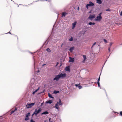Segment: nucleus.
Segmentation results:
<instances>
[{
  "instance_id": "1",
  "label": "nucleus",
  "mask_w": 122,
  "mask_h": 122,
  "mask_svg": "<svg viewBox=\"0 0 122 122\" xmlns=\"http://www.w3.org/2000/svg\"><path fill=\"white\" fill-rule=\"evenodd\" d=\"M66 76V73L62 74V73H59L58 75L56 76L55 78L53 79V80L57 81L59 80L60 78H62L65 77Z\"/></svg>"
},
{
  "instance_id": "2",
  "label": "nucleus",
  "mask_w": 122,
  "mask_h": 122,
  "mask_svg": "<svg viewBox=\"0 0 122 122\" xmlns=\"http://www.w3.org/2000/svg\"><path fill=\"white\" fill-rule=\"evenodd\" d=\"M102 13L101 12L98 15V16H97L96 18L95 19V20L96 21H100L102 19V17L101 16Z\"/></svg>"
},
{
  "instance_id": "3",
  "label": "nucleus",
  "mask_w": 122,
  "mask_h": 122,
  "mask_svg": "<svg viewBox=\"0 0 122 122\" xmlns=\"http://www.w3.org/2000/svg\"><path fill=\"white\" fill-rule=\"evenodd\" d=\"M35 104V103H27V105H26V106L27 107V108H30L31 107Z\"/></svg>"
},
{
  "instance_id": "4",
  "label": "nucleus",
  "mask_w": 122,
  "mask_h": 122,
  "mask_svg": "<svg viewBox=\"0 0 122 122\" xmlns=\"http://www.w3.org/2000/svg\"><path fill=\"white\" fill-rule=\"evenodd\" d=\"M94 5V4L92 2H90L89 3L86 5V7L87 9H88V7L92 6H93Z\"/></svg>"
},
{
  "instance_id": "5",
  "label": "nucleus",
  "mask_w": 122,
  "mask_h": 122,
  "mask_svg": "<svg viewBox=\"0 0 122 122\" xmlns=\"http://www.w3.org/2000/svg\"><path fill=\"white\" fill-rule=\"evenodd\" d=\"M95 17V15H90L89 17V18L90 20H92L93 18Z\"/></svg>"
},
{
  "instance_id": "6",
  "label": "nucleus",
  "mask_w": 122,
  "mask_h": 122,
  "mask_svg": "<svg viewBox=\"0 0 122 122\" xmlns=\"http://www.w3.org/2000/svg\"><path fill=\"white\" fill-rule=\"evenodd\" d=\"M77 22L76 21L74 22L72 24V29H74V28L75 27L76 25V24Z\"/></svg>"
},
{
  "instance_id": "7",
  "label": "nucleus",
  "mask_w": 122,
  "mask_h": 122,
  "mask_svg": "<svg viewBox=\"0 0 122 122\" xmlns=\"http://www.w3.org/2000/svg\"><path fill=\"white\" fill-rule=\"evenodd\" d=\"M70 60L69 61L70 62H74V59L73 58L70 57Z\"/></svg>"
},
{
  "instance_id": "8",
  "label": "nucleus",
  "mask_w": 122,
  "mask_h": 122,
  "mask_svg": "<svg viewBox=\"0 0 122 122\" xmlns=\"http://www.w3.org/2000/svg\"><path fill=\"white\" fill-rule=\"evenodd\" d=\"M67 14V13L66 12H63L62 13V17H65L66 15Z\"/></svg>"
},
{
  "instance_id": "9",
  "label": "nucleus",
  "mask_w": 122,
  "mask_h": 122,
  "mask_svg": "<svg viewBox=\"0 0 122 122\" xmlns=\"http://www.w3.org/2000/svg\"><path fill=\"white\" fill-rule=\"evenodd\" d=\"M52 102V101L51 100H50L48 101H47L46 102V103L51 104Z\"/></svg>"
},
{
  "instance_id": "10",
  "label": "nucleus",
  "mask_w": 122,
  "mask_h": 122,
  "mask_svg": "<svg viewBox=\"0 0 122 122\" xmlns=\"http://www.w3.org/2000/svg\"><path fill=\"white\" fill-rule=\"evenodd\" d=\"M97 2L98 3L101 4L102 3V1L101 0H96Z\"/></svg>"
},
{
  "instance_id": "11",
  "label": "nucleus",
  "mask_w": 122,
  "mask_h": 122,
  "mask_svg": "<svg viewBox=\"0 0 122 122\" xmlns=\"http://www.w3.org/2000/svg\"><path fill=\"white\" fill-rule=\"evenodd\" d=\"M41 111V108H39L37 111L36 110V113L38 114Z\"/></svg>"
},
{
  "instance_id": "12",
  "label": "nucleus",
  "mask_w": 122,
  "mask_h": 122,
  "mask_svg": "<svg viewBox=\"0 0 122 122\" xmlns=\"http://www.w3.org/2000/svg\"><path fill=\"white\" fill-rule=\"evenodd\" d=\"M49 114V112L47 111H46L45 112H43L42 113H41L42 115H43V114Z\"/></svg>"
},
{
  "instance_id": "13",
  "label": "nucleus",
  "mask_w": 122,
  "mask_h": 122,
  "mask_svg": "<svg viewBox=\"0 0 122 122\" xmlns=\"http://www.w3.org/2000/svg\"><path fill=\"white\" fill-rule=\"evenodd\" d=\"M74 49V47H71L70 48L69 51H70L71 52H72V51Z\"/></svg>"
},
{
  "instance_id": "14",
  "label": "nucleus",
  "mask_w": 122,
  "mask_h": 122,
  "mask_svg": "<svg viewBox=\"0 0 122 122\" xmlns=\"http://www.w3.org/2000/svg\"><path fill=\"white\" fill-rule=\"evenodd\" d=\"M57 103L59 105H61L62 104V103L61 102V101L60 99L59 101V102H57Z\"/></svg>"
},
{
  "instance_id": "15",
  "label": "nucleus",
  "mask_w": 122,
  "mask_h": 122,
  "mask_svg": "<svg viewBox=\"0 0 122 122\" xmlns=\"http://www.w3.org/2000/svg\"><path fill=\"white\" fill-rule=\"evenodd\" d=\"M39 89H40V87H39L35 91H34V92H33L32 93V94L33 95H34V94Z\"/></svg>"
},
{
  "instance_id": "16",
  "label": "nucleus",
  "mask_w": 122,
  "mask_h": 122,
  "mask_svg": "<svg viewBox=\"0 0 122 122\" xmlns=\"http://www.w3.org/2000/svg\"><path fill=\"white\" fill-rule=\"evenodd\" d=\"M48 96L49 97L51 98H54V97L52 96V95L49 93H48Z\"/></svg>"
},
{
  "instance_id": "17",
  "label": "nucleus",
  "mask_w": 122,
  "mask_h": 122,
  "mask_svg": "<svg viewBox=\"0 0 122 122\" xmlns=\"http://www.w3.org/2000/svg\"><path fill=\"white\" fill-rule=\"evenodd\" d=\"M89 25H94L95 24V23L94 22L92 23V22H90L89 24Z\"/></svg>"
},
{
  "instance_id": "18",
  "label": "nucleus",
  "mask_w": 122,
  "mask_h": 122,
  "mask_svg": "<svg viewBox=\"0 0 122 122\" xmlns=\"http://www.w3.org/2000/svg\"><path fill=\"white\" fill-rule=\"evenodd\" d=\"M65 70L66 71H70V69L69 67H66L65 68Z\"/></svg>"
},
{
  "instance_id": "19",
  "label": "nucleus",
  "mask_w": 122,
  "mask_h": 122,
  "mask_svg": "<svg viewBox=\"0 0 122 122\" xmlns=\"http://www.w3.org/2000/svg\"><path fill=\"white\" fill-rule=\"evenodd\" d=\"M58 106V104L57 103L55 105V106L54 107H56V108L58 109L59 108V107H57V106Z\"/></svg>"
},
{
  "instance_id": "20",
  "label": "nucleus",
  "mask_w": 122,
  "mask_h": 122,
  "mask_svg": "<svg viewBox=\"0 0 122 122\" xmlns=\"http://www.w3.org/2000/svg\"><path fill=\"white\" fill-rule=\"evenodd\" d=\"M34 114L35 116H36L37 114L36 113V109L35 110V111L33 113Z\"/></svg>"
},
{
  "instance_id": "21",
  "label": "nucleus",
  "mask_w": 122,
  "mask_h": 122,
  "mask_svg": "<svg viewBox=\"0 0 122 122\" xmlns=\"http://www.w3.org/2000/svg\"><path fill=\"white\" fill-rule=\"evenodd\" d=\"M46 50L47 52H51V50L49 48H47V49Z\"/></svg>"
},
{
  "instance_id": "22",
  "label": "nucleus",
  "mask_w": 122,
  "mask_h": 122,
  "mask_svg": "<svg viewBox=\"0 0 122 122\" xmlns=\"http://www.w3.org/2000/svg\"><path fill=\"white\" fill-rule=\"evenodd\" d=\"M30 116V114L29 112L27 114H26V117H28L29 116Z\"/></svg>"
},
{
  "instance_id": "23",
  "label": "nucleus",
  "mask_w": 122,
  "mask_h": 122,
  "mask_svg": "<svg viewBox=\"0 0 122 122\" xmlns=\"http://www.w3.org/2000/svg\"><path fill=\"white\" fill-rule=\"evenodd\" d=\"M29 119V118L28 117H26L25 118V121H27V120H28Z\"/></svg>"
},
{
  "instance_id": "24",
  "label": "nucleus",
  "mask_w": 122,
  "mask_h": 122,
  "mask_svg": "<svg viewBox=\"0 0 122 122\" xmlns=\"http://www.w3.org/2000/svg\"><path fill=\"white\" fill-rule=\"evenodd\" d=\"M59 92V91H54V93H55L56 94L58 93Z\"/></svg>"
},
{
  "instance_id": "25",
  "label": "nucleus",
  "mask_w": 122,
  "mask_h": 122,
  "mask_svg": "<svg viewBox=\"0 0 122 122\" xmlns=\"http://www.w3.org/2000/svg\"><path fill=\"white\" fill-rule=\"evenodd\" d=\"M10 5V3H9L8 2H7V3L6 4V5L7 7L9 5Z\"/></svg>"
},
{
  "instance_id": "26",
  "label": "nucleus",
  "mask_w": 122,
  "mask_h": 122,
  "mask_svg": "<svg viewBox=\"0 0 122 122\" xmlns=\"http://www.w3.org/2000/svg\"><path fill=\"white\" fill-rule=\"evenodd\" d=\"M73 40V38L71 37V38L69 39V40L70 41H72Z\"/></svg>"
},
{
  "instance_id": "27",
  "label": "nucleus",
  "mask_w": 122,
  "mask_h": 122,
  "mask_svg": "<svg viewBox=\"0 0 122 122\" xmlns=\"http://www.w3.org/2000/svg\"><path fill=\"white\" fill-rule=\"evenodd\" d=\"M83 58H84V59H86V56L83 55Z\"/></svg>"
},
{
  "instance_id": "28",
  "label": "nucleus",
  "mask_w": 122,
  "mask_h": 122,
  "mask_svg": "<svg viewBox=\"0 0 122 122\" xmlns=\"http://www.w3.org/2000/svg\"><path fill=\"white\" fill-rule=\"evenodd\" d=\"M107 11H111L110 9L108 8L107 9H106V10Z\"/></svg>"
},
{
  "instance_id": "29",
  "label": "nucleus",
  "mask_w": 122,
  "mask_h": 122,
  "mask_svg": "<svg viewBox=\"0 0 122 122\" xmlns=\"http://www.w3.org/2000/svg\"><path fill=\"white\" fill-rule=\"evenodd\" d=\"M78 88L79 89H81L82 88V86H78Z\"/></svg>"
},
{
  "instance_id": "30",
  "label": "nucleus",
  "mask_w": 122,
  "mask_h": 122,
  "mask_svg": "<svg viewBox=\"0 0 122 122\" xmlns=\"http://www.w3.org/2000/svg\"><path fill=\"white\" fill-rule=\"evenodd\" d=\"M96 44V42H95V43H94L93 44V45L92 46V47H91V48H92L93 47V46L95 45Z\"/></svg>"
},
{
  "instance_id": "31",
  "label": "nucleus",
  "mask_w": 122,
  "mask_h": 122,
  "mask_svg": "<svg viewBox=\"0 0 122 122\" xmlns=\"http://www.w3.org/2000/svg\"><path fill=\"white\" fill-rule=\"evenodd\" d=\"M110 48H111L110 47H109L108 48V50L109 52H110Z\"/></svg>"
},
{
  "instance_id": "32",
  "label": "nucleus",
  "mask_w": 122,
  "mask_h": 122,
  "mask_svg": "<svg viewBox=\"0 0 122 122\" xmlns=\"http://www.w3.org/2000/svg\"><path fill=\"white\" fill-rule=\"evenodd\" d=\"M103 41H104V42H106V43H107V41L105 39H104L103 40Z\"/></svg>"
},
{
  "instance_id": "33",
  "label": "nucleus",
  "mask_w": 122,
  "mask_h": 122,
  "mask_svg": "<svg viewBox=\"0 0 122 122\" xmlns=\"http://www.w3.org/2000/svg\"><path fill=\"white\" fill-rule=\"evenodd\" d=\"M113 43H112V42H110V47H111V46H112V44H113Z\"/></svg>"
},
{
  "instance_id": "34",
  "label": "nucleus",
  "mask_w": 122,
  "mask_h": 122,
  "mask_svg": "<svg viewBox=\"0 0 122 122\" xmlns=\"http://www.w3.org/2000/svg\"><path fill=\"white\" fill-rule=\"evenodd\" d=\"M97 83L98 84V85L99 86H100V83H99V82H97Z\"/></svg>"
},
{
  "instance_id": "35",
  "label": "nucleus",
  "mask_w": 122,
  "mask_h": 122,
  "mask_svg": "<svg viewBox=\"0 0 122 122\" xmlns=\"http://www.w3.org/2000/svg\"><path fill=\"white\" fill-rule=\"evenodd\" d=\"M80 85V84H79L78 85H77V84H75V86H76V87H78V85Z\"/></svg>"
},
{
  "instance_id": "36",
  "label": "nucleus",
  "mask_w": 122,
  "mask_h": 122,
  "mask_svg": "<svg viewBox=\"0 0 122 122\" xmlns=\"http://www.w3.org/2000/svg\"><path fill=\"white\" fill-rule=\"evenodd\" d=\"M30 122H35L34 121H33V119H31L30 120Z\"/></svg>"
},
{
  "instance_id": "37",
  "label": "nucleus",
  "mask_w": 122,
  "mask_h": 122,
  "mask_svg": "<svg viewBox=\"0 0 122 122\" xmlns=\"http://www.w3.org/2000/svg\"><path fill=\"white\" fill-rule=\"evenodd\" d=\"M15 112L14 110H13L11 112V114H12Z\"/></svg>"
},
{
  "instance_id": "38",
  "label": "nucleus",
  "mask_w": 122,
  "mask_h": 122,
  "mask_svg": "<svg viewBox=\"0 0 122 122\" xmlns=\"http://www.w3.org/2000/svg\"><path fill=\"white\" fill-rule=\"evenodd\" d=\"M120 114L122 116V111H121L120 112Z\"/></svg>"
},
{
  "instance_id": "39",
  "label": "nucleus",
  "mask_w": 122,
  "mask_h": 122,
  "mask_svg": "<svg viewBox=\"0 0 122 122\" xmlns=\"http://www.w3.org/2000/svg\"><path fill=\"white\" fill-rule=\"evenodd\" d=\"M86 59H84V60L82 61V62L84 63Z\"/></svg>"
},
{
  "instance_id": "40",
  "label": "nucleus",
  "mask_w": 122,
  "mask_h": 122,
  "mask_svg": "<svg viewBox=\"0 0 122 122\" xmlns=\"http://www.w3.org/2000/svg\"><path fill=\"white\" fill-rule=\"evenodd\" d=\"M17 110V108H15V109L14 110V111L15 112Z\"/></svg>"
},
{
  "instance_id": "41",
  "label": "nucleus",
  "mask_w": 122,
  "mask_h": 122,
  "mask_svg": "<svg viewBox=\"0 0 122 122\" xmlns=\"http://www.w3.org/2000/svg\"><path fill=\"white\" fill-rule=\"evenodd\" d=\"M100 80V76L99 77V78L98 79V82H99Z\"/></svg>"
},
{
  "instance_id": "42",
  "label": "nucleus",
  "mask_w": 122,
  "mask_h": 122,
  "mask_svg": "<svg viewBox=\"0 0 122 122\" xmlns=\"http://www.w3.org/2000/svg\"><path fill=\"white\" fill-rule=\"evenodd\" d=\"M120 15L121 16L122 15V11L120 14Z\"/></svg>"
},
{
  "instance_id": "43",
  "label": "nucleus",
  "mask_w": 122,
  "mask_h": 122,
  "mask_svg": "<svg viewBox=\"0 0 122 122\" xmlns=\"http://www.w3.org/2000/svg\"><path fill=\"white\" fill-rule=\"evenodd\" d=\"M79 7H78L77 8V10H79Z\"/></svg>"
},
{
  "instance_id": "44",
  "label": "nucleus",
  "mask_w": 122,
  "mask_h": 122,
  "mask_svg": "<svg viewBox=\"0 0 122 122\" xmlns=\"http://www.w3.org/2000/svg\"><path fill=\"white\" fill-rule=\"evenodd\" d=\"M46 65V64H44L43 65H42V66H44V65Z\"/></svg>"
},
{
  "instance_id": "45",
  "label": "nucleus",
  "mask_w": 122,
  "mask_h": 122,
  "mask_svg": "<svg viewBox=\"0 0 122 122\" xmlns=\"http://www.w3.org/2000/svg\"><path fill=\"white\" fill-rule=\"evenodd\" d=\"M35 115V114H34V113H33V114H32V116H33V115Z\"/></svg>"
},
{
  "instance_id": "46",
  "label": "nucleus",
  "mask_w": 122,
  "mask_h": 122,
  "mask_svg": "<svg viewBox=\"0 0 122 122\" xmlns=\"http://www.w3.org/2000/svg\"><path fill=\"white\" fill-rule=\"evenodd\" d=\"M58 63H59L58 62H57V65Z\"/></svg>"
},
{
  "instance_id": "47",
  "label": "nucleus",
  "mask_w": 122,
  "mask_h": 122,
  "mask_svg": "<svg viewBox=\"0 0 122 122\" xmlns=\"http://www.w3.org/2000/svg\"><path fill=\"white\" fill-rule=\"evenodd\" d=\"M50 119H51V118H50L49 119V121H50Z\"/></svg>"
},
{
  "instance_id": "48",
  "label": "nucleus",
  "mask_w": 122,
  "mask_h": 122,
  "mask_svg": "<svg viewBox=\"0 0 122 122\" xmlns=\"http://www.w3.org/2000/svg\"><path fill=\"white\" fill-rule=\"evenodd\" d=\"M16 36V37H17V36Z\"/></svg>"
},
{
  "instance_id": "49",
  "label": "nucleus",
  "mask_w": 122,
  "mask_h": 122,
  "mask_svg": "<svg viewBox=\"0 0 122 122\" xmlns=\"http://www.w3.org/2000/svg\"><path fill=\"white\" fill-rule=\"evenodd\" d=\"M39 72V71H38V72Z\"/></svg>"
}]
</instances>
